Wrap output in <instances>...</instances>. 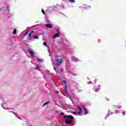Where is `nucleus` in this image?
<instances>
[{"instance_id":"f257e3e1","label":"nucleus","mask_w":126,"mask_h":126,"mask_svg":"<svg viewBox=\"0 0 126 126\" xmlns=\"http://www.w3.org/2000/svg\"><path fill=\"white\" fill-rule=\"evenodd\" d=\"M62 63H63V59H58L56 60V65L57 66H60Z\"/></svg>"},{"instance_id":"f03ea898","label":"nucleus","mask_w":126,"mask_h":126,"mask_svg":"<svg viewBox=\"0 0 126 126\" xmlns=\"http://www.w3.org/2000/svg\"><path fill=\"white\" fill-rule=\"evenodd\" d=\"M64 119L66 118V119H68L70 121H72V120H73V116L71 115H64Z\"/></svg>"},{"instance_id":"7ed1b4c3","label":"nucleus","mask_w":126,"mask_h":126,"mask_svg":"<svg viewBox=\"0 0 126 126\" xmlns=\"http://www.w3.org/2000/svg\"><path fill=\"white\" fill-rule=\"evenodd\" d=\"M72 123V121L69 120L68 118L65 120V125H70Z\"/></svg>"},{"instance_id":"20e7f679","label":"nucleus","mask_w":126,"mask_h":126,"mask_svg":"<svg viewBox=\"0 0 126 126\" xmlns=\"http://www.w3.org/2000/svg\"><path fill=\"white\" fill-rule=\"evenodd\" d=\"M28 51L32 58H34V57H35V56L34 55V52L32 51V50L28 49Z\"/></svg>"},{"instance_id":"39448f33","label":"nucleus","mask_w":126,"mask_h":126,"mask_svg":"<svg viewBox=\"0 0 126 126\" xmlns=\"http://www.w3.org/2000/svg\"><path fill=\"white\" fill-rule=\"evenodd\" d=\"M77 108L79 110V112H77V114H81L82 113V108H81L79 106H77Z\"/></svg>"},{"instance_id":"423d86ee","label":"nucleus","mask_w":126,"mask_h":126,"mask_svg":"<svg viewBox=\"0 0 126 126\" xmlns=\"http://www.w3.org/2000/svg\"><path fill=\"white\" fill-rule=\"evenodd\" d=\"M59 37H60V34H59V33H55L53 35V38L54 39H56V38H59Z\"/></svg>"},{"instance_id":"0eeeda50","label":"nucleus","mask_w":126,"mask_h":126,"mask_svg":"<svg viewBox=\"0 0 126 126\" xmlns=\"http://www.w3.org/2000/svg\"><path fill=\"white\" fill-rule=\"evenodd\" d=\"M45 26L47 28H53V26L50 24H46Z\"/></svg>"},{"instance_id":"6e6552de","label":"nucleus","mask_w":126,"mask_h":126,"mask_svg":"<svg viewBox=\"0 0 126 126\" xmlns=\"http://www.w3.org/2000/svg\"><path fill=\"white\" fill-rule=\"evenodd\" d=\"M83 109L85 111V115H87L88 114V112L87 111V109L85 107H84Z\"/></svg>"},{"instance_id":"1a4fd4ad","label":"nucleus","mask_w":126,"mask_h":126,"mask_svg":"<svg viewBox=\"0 0 126 126\" xmlns=\"http://www.w3.org/2000/svg\"><path fill=\"white\" fill-rule=\"evenodd\" d=\"M37 62H38V63H43V62H44V61L42 59L37 58Z\"/></svg>"},{"instance_id":"9d476101","label":"nucleus","mask_w":126,"mask_h":126,"mask_svg":"<svg viewBox=\"0 0 126 126\" xmlns=\"http://www.w3.org/2000/svg\"><path fill=\"white\" fill-rule=\"evenodd\" d=\"M28 36H29V40H31V38L32 37V34L31 33V32H30L28 34Z\"/></svg>"},{"instance_id":"9b49d317","label":"nucleus","mask_w":126,"mask_h":126,"mask_svg":"<svg viewBox=\"0 0 126 126\" xmlns=\"http://www.w3.org/2000/svg\"><path fill=\"white\" fill-rule=\"evenodd\" d=\"M48 104H50V101H47L44 103L43 105V107H45V106H46V105H48Z\"/></svg>"},{"instance_id":"f8f14e48","label":"nucleus","mask_w":126,"mask_h":126,"mask_svg":"<svg viewBox=\"0 0 126 126\" xmlns=\"http://www.w3.org/2000/svg\"><path fill=\"white\" fill-rule=\"evenodd\" d=\"M8 112H9V113H12V114H14V115H15V116H16V117H17V114H16V113L13 112H11V111H9Z\"/></svg>"},{"instance_id":"ddd939ff","label":"nucleus","mask_w":126,"mask_h":126,"mask_svg":"<svg viewBox=\"0 0 126 126\" xmlns=\"http://www.w3.org/2000/svg\"><path fill=\"white\" fill-rule=\"evenodd\" d=\"M16 31H17V30L16 29H14L13 32V34H16Z\"/></svg>"},{"instance_id":"4468645a","label":"nucleus","mask_w":126,"mask_h":126,"mask_svg":"<svg viewBox=\"0 0 126 126\" xmlns=\"http://www.w3.org/2000/svg\"><path fill=\"white\" fill-rule=\"evenodd\" d=\"M38 35H35V36H33V39H38Z\"/></svg>"},{"instance_id":"2eb2a0df","label":"nucleus","mask_w":126,"mask_h":126,"mask_svg":"<svg viewBox=\"0 0 126 126\" xmlns=\"http://www.w3.org/2000/svg\"><path fill=\"white\" fill-rule=\"evenodd\" d=\"M69 2H75V0H69Z\"/></svg>"},{"instance_id":"dca6fc26","label":"nucleus","mask_w":126,"mask_h":126,"mask_svg":"<svg viewBox=\"0 0 126 126\" xmlns=\"http://www.w3.org/2000/svg\"><path fill=\"white\" fill-rule=\"evenodd\" d=\"M41 12H42L43 14H46V12H45V11L43 9H41Z\"/></svg>"},{"instance_id":"f3484780","label":"nucleus","mask_w":126,"mask_h":126,"mask_svg":"<svg viewBox=\"0 0 126 126\" xmlns=\"http://www.w3.org/2000/svg\"><path fill=\"white\" fill-rule=\"evenodd\" d=\"M122 115L123 116H125V115H126V111H124L122 112Z\"/></svg>"},{"instance_id":"a211bd4d","label":"nucleus","mask_w":126,"mask_h":126,"mask_svg":"<svg viewBox=\"0 0 126 126\" xmlns=\"http://www.w3.org/2000/svg\"><path fill=\"white\" fill-rule=\"evenodd\" d=\"M39 69H40V68L39 67V65H37V66H36V70H39Z\"/></svg>"},{"instance_id":"6ab92c4d","label":"nucleus","mask_w":126,"mask_h":126,"mask_svg":"<svg viewBox=\"0 0 126 126\" xmlns=\"http://www.w3.org/2000/svg\"><path fill=\"white\" fill-rule=\"evenodd\" d=\"M63 69H60V72H62V74H63Z\"/></svg>"},{"instance_id":"aec40b11","label":"nucleus","mask_w":126,"mask_h":126,"mask_svg":"<svg viewBox=\"0 0 126 126\" xmlns=\"http://www.w3.org/2000/svg\"><path fill=\"white\" fill-rule=\"evenodd\" d=\"M67 87V85H65L64 87V90L66 91V88Z\"/></svg>"},{"instance_id":"412c9836","label":"nucleus","mask_w":126,"mask_h":126,"mask_svg":"<svg viewBox=\"0 0 126 126\" xmlns=\"http://www.w3.org/2000/svg\"><path fill=\"white\" fill-rule=\"evenodd\" d=\"M28 33H29V32H26L24 34V36H26V35H27V34H28Z\"/></svg>"},{"instance_id":"4be33fe9","label":"nucleus","mask_w":126,"mask_h":126,"mask_svg":"<svg viewBox=\"0 0 126 126\" xmlns=\"http://www.w3.org/2000/svg\"><path fill=\"white\" fill-rule=\"evenodd\" d=\"M7 11H8V12H9V6H7Z\"/></svg>"},{"instance_id":"5701e85b","label":"nucleus","mask_w":126,"mask_h":126,"mask_svg":"<svg viewBox=\"0 0 126 126\" xmlns=\"http://www.w3.org/2000/svg\"><path fill=\"white\" fill-rule=\"evenodd\" d=\"M93 82L92 84L93 83H95V82H96V80L95 79H94V80L93 81Z\"/></svg>"},{"instance_id":"b1692460","label":"nucleus","mask_w":126,"mask_h":126,"mask_svg":"<svg viewBox=\"0 0 126 126\" xmlns=\"http://www.w3.org/2000/svg\"><path fill=\"white\" fill-rule=\"evenodd\" d=\"M72 114H73V115H75V114H77V113H76V112H72Z\"/></svg>"},{"instance_id":"393cba45","label":"nucleus","mask_w":126,"mask_h":126,"mask_svg":"<svg viewBox=\"0 0 126 126\" xmlns=\"http://www.w3.org/2000/svg\"><path fill=\"white\" fill-rule=\"evenodd\" d=\"M43 45L47 46V42H43Z\"/></svg>"},{"instance_id":"a878e982","label":"nucleus","mask_w":126,"mask_h":126,"mask_svg":"<svg viewBox=\"0 0 126 126\" xmlns=\"http://www.w3.org/2000/svg\"><path fill=\"white\" fill-rule=\"evenodd\" d=\"M60 114H61L62 116H63V115H64V113H63V112H61Z\"/></svg>"},{"instance_id":"bb28decb","label":"nucleus","mask_w":126,"mask_h":126,"mask_svg":"<svg viewBox=\"0 0 126 126\" xmlns=\"http://www.w3.org/2000/svg\"><path fill=\"white\" fill-rule=\"evenodd\" d=\"M63 82L64 83V84H66V81H65V80H63Z\"/></svg>"},{"instance_id":"cd10ccee","label":"nucleus","mask_w":126,"mask_h":126,"mask_svg":"<svg viewBox=\"0 0 126 126\" xmlns=\"http://www.w3.org/2000/svg\"><path fill=\"white\" fill-rule=\"evenodd\" d=\"M55 92L57 94H59V91H55Z\"/></svg>"},{"instance_id":"c85d7f7f","label":"nucleus","mask_w":126,"mask_h":126,"mask_svg":"<svg viewBox=\"0 0 126 126\" xmlns=\"http://www.w3.org/2000/svg\"><path fill=\"white\" fill-rule=\"evenodd\" d=\"M30 33H31V34H32V33H34V31H32L31 32H30Z\"/></svg>"},{"instance_id":"c756f323","label":"nucleus","mask_w":126,"mask_h":126,"mask_svg":"<svg viewBox=\"0 0 126 126\" xmlns=\"http://www.w3.org/2000/svg\"><path fill=\"white\" fill-rule=\"evenodd\" d=\"M107 101H110V99H108V98H107L106 99Z\"/></svg>"},{"instance_id":"7c9ffc66","label":"nucleus","mask_w":126,"mask_h":126,"mask_svg":"<svg viewBox=\"0 0 126 126\" xmlns=\"http://www.w3.org/2000/svg\"><path fill=\"white\" fill-rule=\"evenodd\" d=\"M62 106H63V107H65V106H64V105H63Z\"/></svg>"},{"instance_id":"2f4dec72","label":"nucleus","mask_w":126,"mask_h":126,"mask_svg":"<svg viewBox=\"0 0 126 126\" xmlns=\"http://www.w3.org/2000/svg\"><path fill=\"white\" fill-rule=\"evenodd\" d=\"M18 119H19L20 120H21V119L20 118H19V117L18 118Z\"/></svg>"},{"instance_id":"473e14b6","label":"nucleus","mask_w":126,"mask_h":126,"mask_svg":"<svg viewBox=\"0 0 126 126\" xmlns=\"http://www.w3.org/2000/svg\"><path fill=\"white\" fill-rule=\"evenodd\" d=\"M57 32H59V30H57Z\"/></svg>"},{"instance_id":"72a5a7b5","label":"nucleus","mask_w":126,"mask_h":126,"mask_svg":"<svg viewBox=\"0 0 126 126\" xmlns=\"http://www.w3.org/2000/svg\"><path fill=\"white\" fill-rule=\"evenodd\" d=\"M98 87H100V85H98Z\"/></svg>"},{"instance_id":"f704fd0d","label":"nucleus","mask_w":126,"mask_h":126,"mask_svg":"<svg viewBox=\"0 0 126 126\" xmlns=\"http://www.w3.org/2000/svg\"><path fill=\"white\" fill-rule=\"evenodd\" d=\"M30 126H32V125H31V124L30 125Z\"/></svg>"},{"instance_id":"c9c22d12","label":"nucleus","mask_w":126,"mask_h":126,"mask_svg":"<svg viewBox=\"0 0 126 126\" xmlns=\"http://www.w3.org/2000/svg\"><path fill=\"white\" fill-rule=\"evenodd\" d=\"M54 69H55V70H56V68H55V67H54Z\"/></svg>"},{"instance_id":"e433bc0d","label":"nucleus","mask_w":126,"mask_h":126,"mask_svg":"<svg viewBox=\"0 0 126 126\" xmlns=\"http://www.w3.org/2000/svg\"><path fill=\"white\" fill-rule=\"evenodd\" d=\"M0 10H2L1 9H0Z\"/></svg>"},{"instance_id":"4c0bfd02","label":"nucleus","mask_w":126,"mask_h":126,"mask_svg":"<svg viewBox=\"0 0 126 126\" xmlns=\"http://www.w3.org/2000/svg\"><path fill=\"white\" fill-rule=\"evenodd\" d=\"M96 91V92L98 91V90H96V91Z\"/></svg>"},{"instance_id":"58836bf2","label":"nucleus","mask_w":126,"mask_h":126,"mask_svg":"<svg viewBox=\"0 0 126 126\" xmlns=\"http://www.w3.org/2000/svg\"><path fill=\"white\" fill-rule=\"evenodd\" d=\"M99 89H98V90H99Z\"/></svg>"}]
</instances>
